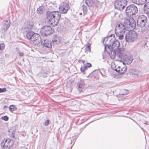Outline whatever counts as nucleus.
<instances>
[{
    "label": "nucleus",
    "mask_w": 149,
    "mask_h": 149,
    "mask_svg": "<svg viewBox=\"0 0 149 149\" xmlns=\"http://www.w3.org/2000/svg\"><path fill=\"white\" fill-rule=\"evenodd\" d=\"M61 17V13L58 11H48L47 13V19L53 26L57 25Z\"/></svg>",
    "instance_id": "1"
},
{
    "label": "nucleus",
    "mask_w": 149,
    "mask_h": 149,
    "mask_svg": "<svg viewBox=\"0 0 149 149\" xmlns=\"http://www.w3.org/2000/svg\"><path fill=\"white\" fill-rule=\"evenodd\" d=\"M125 26L121 23H119L116 26L115 33L120 40H122L123 38V35L125 34Z\"/></svg>",
    "instance_id": "2"
},
{
    "label": "nucleus",
    "mask_w": 149,
    "mask_h": 149,
    "mask_svg": "<svg viewBox=\"0 0 149 149\" xmlns=\"http://www.w3.org/2000/svg\"><path fill=\"white\" fill-rule=\"evenodd\" d=\"M138 9L134 4H131L127 6L125 10V13L127 16H131L137 13Z\"/></svg>",
    "instance_id": "3"
},
{
    "label": "nucleus",
    "mask_w": 149,
    "mask_h": 149,
    "mask_svg": "<svg viewBox=\"0 0 149 149\" xmlns=\"http://www.w3.org/2000/svg\"><path fill=\"white\" fill-rule=\"evenodd\" d=\"M147 17L142 15L139 16L137 18V26L142 28L147 25Z\"/></svg>",
    "instance_id": "4"
},
{
    "label": "nucleus",
    "mask_w": 149,
    "mask_h": 149,
    "mask_svg": "<svg viewBox=\"0 0 149 149\" xmlns=\"http://www.w3.org/2000/svg\"><path fill=\"white\" fill-rule=\"evenodd\" d=\"M127 3L126 0H117L115 2L114 7L116 9L122 10L126 6Z\"/></svg>",
    "instance_id": "5"
},
{
    "label": "nucleus",
    "mask_w": 149,
    "mask_h": 149,
    "mask_svg": "<svg viewBox=\"0 0 149 149\" xmlns=\"http://www.w3.org/2000/svg\"><path fill=\"white\" fill-rule=\"evenodd\" d=\"M40 32L42 35L46 36L54 32V29L50 26H46L42 27Z\"/></svg>",
    "instance_id": "6"
},
{
    "label": "nucleus",
    "mask_w": 149,
    "mask_h": 149,
    "mask_svg": "<svg viewBox=\"0 0 149 149\" xmlns=\"http://www.w3.org/2000/svg\"><path fill=\"white\" fill-rule=\"evenodd\" d=\"M40 36L38 34L35 33L32 38L30 42L34 46H38L41 41Z\"/></svg>",
    "instance_id": "7"
},
{
    "label": "nucleus",
    "mask_w": 149,
    "mask_h": 149,
    "mask_svg": "<svg viewBox=\"0 0 149 149\" xmlns=\"http://www.w3.org/2000/svg\"><path fill=\"white\" fill-rule=\"evenodd\" d=\"M138 37L137 34L135 31L132 32L131 34L126 35L125 36V39L126 42H130L134 41Z\"/></svg>",
    "instance_id": "8"
},
{
    "label": "nucleus",
    "mask_w": 149,
    "mask_h": 149,
    "mask_svg": "<svg viewBox=\"0 0 149 149\" xmlns=\"http://www.w3.org/2000/svg\"><path fill=\"white\" fill-rule=\"evenodd\" d=\"M13 144V141L9 138L6 139L5 142L3 141L1 143V146L5 149H10Z\"/></svg>",
    "instance_id": "9"
},
{
    "label": "nucleus",
    "mask_w": 149,
    "mask_h": 149,
    "mask_svg": "<svg viewBox=\"0 0 149 149\" xmlns=\"http://www.w3.org/2000/svg\"><path fill=\"white\" fill-rule=\"evenodd\" d=\"M59 9L62 13H66L70 9L69 5L65 2H63L60 5Z\"/></svg>",
    "instance_id": "10"
},
{
    "label": "nucleus",
    "mask_w": 149,
    "mask_h": 149,
    "mask_svg": "<svg viewBox=\"0 0 149 149\" xmlns=\"http://www.w3.org/2000/svg\"><path fill=\"white\" fill-rule=\"evenodd\" d=\"M86 3L89 7H97L100 3L97 0H86Z\"/></svg>",
    "instance_id": "11"
},
{
    "label": "nucleus",
    "mask_w": 149,
    "mask_h": 149,
    "mask_svg": "<svg viewBox=\"0 0 149 149\" xmlns=\"http://www.w3.org/2000/svg\"><path fill=\"white\" fill-rule=\"evenodd\" d=\"M125 24L128 26L127 27H131L133 29H135L136 30L137 29V26H136V22L133 18L127 20L125 22Z\"/></svg>",
    "instance_id": "12"
},
{
    "label": "nucleus",
    "mask_w": 149,
    "mask_h": 149,
    "mask_svg": "<svg viewBox=\"0 0 149 149\" xmlns=\"http://www.w3.org/2000/svg\"><path fill=\"white\" fill-rule=\"evenodd\" d=\"M123 66V67H122L121 66L117 65L115 66L114 68L113 69L118 72L119 74H122L125 73L127 70L126 66L125 65Z\"/></svg>",
    "instance_id": "13"
},
{
    "label": "nucleus",
    "mask_w": 149,
    "mask_h": 149,
    "mask_svg": "<svg viewBox=\"0 0 149 149\" xmlns=\"http://www.w3.org/2000/svg\"><path fill=\"white\" fill-rule=\"evenodd\" d=\"M115 37L114 35H111L109 36L108 41L104 43L105 45L108 46V49H110L113 40H115Z\"/></svg>",
    "instance_id": "14"
},
{
    "label": "nucleus",
    "mask_w": 149,
    "mask_h": 149,
    "mask_svg": "<svg viewBox=\"0 0 149 149\" xmlns=\"http://www.w3.org/2000/svg\"><path fill=\"white\" fill-rule=\"evenodd\" d=\"M42 45L44 47L48 48H50L52 47V42L50 40H42L40 42Z\"/></svg>",
    "instance_id": "15"
},
{
    "label": "nucleus",
    "mask_w": 149,
    "mask_h": 149,
    "mask_svg": "<svg viewBox=\"0 0 149 149\" xmlns=\"http://www.w3.org/2000/svg\"><path fill=\"white\" fill-rule=\"evenodd\" d=\"M125 51L122 49H119L117 52V56L120 59H124L127 56Z\"/></svg>",
    "instance_id": "16"
},
{
    "label": "nucleus",
    "mask_w": 149,
    "mask_h": 149,
    "mask_svg": "<svg viewBox=\"0 0 149 149\" xmlns=\"http://www.w3.org/2000/svg\"><path fill=\"white\" fill-rule=\"evenodd\" d=\"M10 26V22L6 20L2 26V29L4 32H6Z\"/></svg>",
    "instance_id": "17"
},
{
    "label": "nucleus",
    "mask_w": 149,
    "mask_h": 149,
    "mask_svg": "<svg viewBox=\"0 0 149 149\" xmlns=\"http://www.w3.org/2000/svg\"><path fill=\"white\" fill-rule=\"evenodd\" d=\"M120 43L119 41L117 40H113L112 44L111 47V48L117 50L120 46Z\"/></svg>",
    "instance_id": "18"
},
{
    "label": "nucleus",
    "mask_w": 149,
    "mask_h": 149,
    "mask_svg": "<svg viewBox=\"0 0 149 149\" xmlns=\"http://www.w3.org/2000/svg\"><path fill=\"white\" fill-rule=\"evenodd\" d=\"M108 49L109 51H107V52L109 54L111 58L114 59L116 56V52L117 50L111 48L110 49Z\"/></svg>",
    "instance_id": "19"
},
{
    "label": "nucleus",
    "mask_w": 149,
    "mask_h": 149,
    "mask_svg": "<svg viewBox=\"0 0 149 149\" xmlns=\"http://www.w3.org/2000/svg\"><path fill=\"white\" fill-rule=\"evenodd\" d=\"M123 59L127 64H130L133 60L132 57L131 56H129L127 55L125 57L124 59Z\"/></svg>",
    "instance_id": "20"
},
{
    "label": "nucleus",
    "mask_w": 149,
    "mask_h": 149,
    "mask_svg": "<svg viewBox=\"0 0 149 149\" xmlns=\"http://www.w3.org/2000/svg\"><path fill=\"white\" fill-rule=\"evenodd\" d=\"M35 33L34 32L32 31L28 32L26 34V37L28 39L31 40Z\"/></svg>",
    "instance_id": "21"
},
{
    "label": "nucleus",
    "mask_w": 149,
    "mask_h": 149,
    "mask_svg": "<svg viewBox=\"0 0 149 149\" xmlns=\"http://www.w3.org/2000/svg\"><path fill=\"white\" fill-rule=\"evenodd\" d=\"M29 25L30 26L25 27L22 28V29L24 31L26 32L27 31H29L31 29L32 26H33V24L31 22V24H29Z\"/></svg>",
    "instance_id": "22"
},
{
    "label": "nucleus",
    "mask_w": 149,
    "mask_h": 149,
    "mask_svg": "<svg viewBox=\"0 0 149 149\" xmlns=\"http://www.w3.org/2000/svg\"><path fill=\"white\" fill-rule=\"evenodd\" d=\"M85 83L83 79H81L80 80V82L78 84V88H82L84 85Z\"/></svg>",
    "instance_id": "23"
},
{
    "label": "nucleus",
    "mask_w": 149,
    "mask_h": 149,
    "mask_svg": "<svg viewBox=\"0 0 149 149\" xmlns=\"http://www.w3.org/2000/svg\"><path fill=\"white\" fill-rule=\"evenodd\" d=\"M139 74L140 71L137 70H133L132 72V74L134 76H138Z\"/></svg>",
    "instance_id": "24"
},
{
    "label": "nucleus",
    "mask_w": 149,
    "mask_h": 149,
    "mask_svg": "<svg viewBox=\"0 0 149 149\" xmlns=\"http://www.w3.org/2000/svg\"><path fill=\"white\" fill-rule=\"evenodd\" d=\"M82 9L83 10V15H86L87 12V6L84 5L82 6Z\"/></svg>",
    "instance_id": "25"
},
{
    "label": "nucleus",
    "mask_w": 149,
    "mask_h": 149,
    "mask_svg": "<svg viewBox=\"0 0 149 149\" xmlns=\"http://www.w3.org/2000/svg\"><path fill=\"white\" fill-rule=\"evenodd\" d=\"M52 41L54 43L58 44L60 42V40L58 38L56 37V38H54Z\"/></svg>",
    "instance_id": "26"
},
{
    "label": "nucleus",
    "mask_w": 149,
    "mask_h": 149,
    "mask_svg": "<svg viewBox=\"0 0 149 149\" xmlns=\"http://www.w3.org/2000/svg\"><path fill=\"white\" fill-rule=\"evenodd\" d=\"M37 13L39 14H43V10L42 7L40 6L38 8L37 10Z\"/></svg>",
    "instance_id": "27"
},
{
    "label": "nucleus",
    "mask_w": 149,
    "mask_h": 149,
    "mask_svg": "<svg viewBox=\"0 0 149 149\" xmlns=\"http://www.w3.org/2000/svg\"><path fill=\"white\" fill-rule=\"evenodd\" d=\"M147 0H138L137 4L142 5L144 4L146 1Z\"/></svg>",
    "instance_id": "28"
},
{
    "label": "nucleus",
    "mask_w": 149,
    "mask_h": 149,
    "mask_svg": "<svg viewBox=\"0 0 149 149\" xmlns=\"http://www.w3.org/2000/svg\"><path fill=\"white\" fill-rule=\"evenodd\" d=\"M9 109L10 111L11 112H12L13 111L15 110L16 109L15 107L13 105H10L9 107Z\"/></svg>",
    "instance_id": "29"
},
{
    "label": "nucleus",
    "mask_w": 149,
    "mask_h": 149,
    "mask_svg": "<svg viewBox=\"0 0 149 149\" xmlns=\"http://www.w3.org/2000/svg\"><path fill=\"white\" fill-rule=\"evenodd\" d=\"M87 67L85 65V64H84L83 66H82L80 68L81 71L83 72H84L85 70L87 69Z\"/></svg>",
    "instance_id": "30"
},
{
    "label": "nucleus",
    "mask_w": 149,
    "mask_h": 149,
    "mask_svg": "<svg viewBox=\"0 0 149 149\" xmlns=\"http://www.w3.org/2000/svg\"><path fill=\"white\" fill-rule=\"evenodd\" d=\"M129 92L128 90H124L123 91V92H121L120 94L121 95H126L128 94Z\"/></svg>",
    "instance_id": "31"
},
{
    "label": "nucleus",
    "mask_w": 149,
    "mask_h": 149,
    "mask_svg": "<svg viewBox=\"0 0 149 149\" xmlns=\"http://www.w3.org/2000/svg\"><path fill=\"white\" fill-rule=\"evenodd\" d=\"M91 45L90 44H88L87 46H86L85 48V51L86 52H90L91 51L90 49Z\"/></svg>",
    "instance_id": "32"
},
{
    "label": "nucleus",
    "mask_w": 149,
    "mask_h": 149,
    "mask_svg": "<svg viewBox=\"0 0 149 149\" xmlns=\"http://www.w3.org/2000/svg\"><path fill=\"white\" fill-rule=\"evenodd\" d=\"M146 25L147 26L145 27L143 29L144 31L146 33L149 32V24H147Z\"/></svg>",
    "instance_id": "33"
},
{
    "label": "nucleus",
    "mask_w": 149,
    "mask_h": 149,
    "mask_svg": "<svg viewBox=\"0 0 149 149\" xmlns=\"http://www.w3.org/2000/svg\"><path fill=\"white\" fill-rule=\"evenodd\" d=\"M5 47V45L3 43L0 44V50H3Z\"/></svg>",
    "instance_id": "34"
},
{
    "label": "nucleus",
    "mask_w": 149,
    "mask_h": 149,
    "mask_svg": "<svg viewBox=\"0 0 149 149\" xmlns=\"http://www.w3.org/2000/svg\"><path fill=\"white\" fill-rule=\"evenodd\" d=\"M50 120H47L45 122V125L47 126L50 123Z\"/></svg>",
    "instance_id": "35"
},
{
    "label": "nucleus",
    "mask_w": 149,
    "mask_h": 149,
    "mask_svg": "<svg viewBox=\"0 0 149 149\" xmlns=\"http://www.w3.org/2000/svg\"><path fill=\"white\" fill-rule=\"evenodd\" d=\"M2 119L4 120L5 121H7L8 120V117L7 116H5L1 117Z\"/></svg>",
    "instance_id": "36"
},
{
    "label": "nucleus",
    "mask_w": 149,
    "mask_h": 149,
    "mask_svg": "<svg viewBox=\"0 0 149 149\" xmlns=\"http://www.w3.org/2000/svg\"><path fill=\"white\" fill-rule=\"evenodd\" d=\"M108 38H109V36L106 37L104 39L103 42L104 44L105 42H107V41H108Z\"/></svg>",
    "instance_id": "37"
},
{
    "label": "nucleus",
    "mask_w": 149,
    "mask_h": 149,
    "mask_svg": "<svg viewBox=\"0 0 149 149\" xmlns=\"http://www.w3.org/2000/svg\"><path fill=\"white\" fill-rule=\"evenodd\" d=\"M6 90V89L5 88H0V93L5 92Z\"/></svg>",
    "instance_id": "38"
},
{
    "label": "nucleus",
    "mask_w": 149,
    "mask_h": 149,
    "mask_svg": "<svg viewBox=\"0 0 149 149\" xmlns=\"http://www.w3.org/2000/svg\"><path fill=\"white\" fill-rule=\"evenodd\" d=\"M85 65L86 66L87 68H90L92 66L91 64L90 63H87Z\"/></svg>",
    "instance_id": "39"
},
{
    "label": "nucleus",
    "mask_w": 149,
    "mask_h": 149,
    "mask_svg": "<svg viewBox=\"0 0 149 149\" xmlns=\"http://www.w3.org/2000/svg\"><path fill=\"white\" fill-rule=\"evenodd\" d=\"M15 132V131L13 130V131L12 132L11 134L10 135V136L13 137L14 138V133Z\"/></svg>",
    "instance_id": "40"
},
{
    "label": "nucleus",
    "mask_w": 149,
    "mask_h": 149,
    "mask_svg": "<svg viewBox=\"0 0 149 149\" xmlns=\"http://www.w3.org/2000/svg\"><path fill=\"white\" fill-rule=\"evenodd\" d=\"M132 3L137 4L138 0H131Z\"/></svg>",
    "instance_id": "41"
},
{
    "label": "nucleus",
    "mask_w": 149,
    "mask_h": 149,
    "mask_svg": "<svg viewBox=\"0 0 149 149\" xmlns=\"http://www.w3.org/2000/svg\"><path fill=\"white\" fill-rule=\"evenodd\" d=\"M78 62L79 63H81V62H82L83 64L85 63L86 62L85 61L82 60H79L78 61Z\"/></svg>",
    "instance_id": "42"
},
{
    "label": "nucleus",
    "mask_w": 149,
    "mask_h": 149,
    "mask_svg": "<svg viewBox=\"0 0 149 149\" xmlns=\"http://www.w3.org/2000/svg\"><path fill=\"white\" fill-rule=\"evenodd\" d=\"M18 54L20 56H23V53L21 52H18Z\"/></svg>",
    "instance_id": "43"
},
{
    "label": "nucleus",
    "mask_w": 149,
    "mask_h": 149,
    "mask_svg": "<svg viewBox=\"0 0 149 149\" xmlns=\"http://www.w3.org/2000/svg\"><path fill=\"white\" fill-rule=\"evenodd\" d=\"M104 46L105 47H104V51H107L106 50V48L107 47L108 48V46H107L106 45H105V44H104Z\"/></svg>",
    "instance_id": "44"
},
{
    "label": "nucleus",
    "mask_w": 149,
    "mask_h": 149,
    "mask_svg": "<svg viewBox=\"0 0 149 149\" xmlns=\"http://www.w3.org/2000/svg\"><path fill=\"white\" fill-rule=\"evenodd\" d=\"M148 121H145V122H144V123L145 124H146V125H148Z\"/></svg>",
    "instance_id": "45"
},
{
    "label": "nucleus",
    "mask_w": 149,
    "mask_h": 149,
    "mask_svg": "<svg viewBox=\"0 0 149 149\" xmlns=\"http://www.w3.org/2000/svg\"><path fill=\"white\" fill-rule=\"evenodd\" d=\"M81 14H82V13H80V15H81Z\"/></svg>",
    "instance_id": "46"
},
{
    "label": "nucleus",
    "mask_w": 149,
    "mask_h": 149,
    "mask_svg": "<svg viewBox=\"0 0 149 149\" xmlns=\"http://www.w3.org/2000/svg\"><path fill=\"white\" fill-rule=\"evenodd\" d=\"M30 22H29L30 23Z\"/></svg>",
    "instance_id": "47"
}]
</instances>
